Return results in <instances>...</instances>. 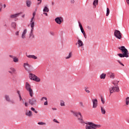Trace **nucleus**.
<instances>
[{
	"instance_id": "bf43d9fd",
	"label": "nucleus",
	"mask_w": 129,
	"mask_h": 129,
	"mask_svg": "<svg viewBox=\"0 0 129 129\" xmlns=\"http://www.w3.org/2000/svg\"><path fill=\"white\" fill-rule=\"evenodd\" d=\"M4 8H6V4H5V5H4Z\"/></svg>"
},
{
	"instance_id": "473e14b6",
	"label": "nucleus",
	"mask_w": 129,
	"mask_h": 129,
	"mask_svg": "<svg viewBox=\"0 0 129 129\" xmlns=\"http://www.w3.org/2000/svg\"><path fill=\"white\" fill-rule=\"evenodd\" d=\"M38 124H39L40 125H46V123L44 122H38Z\"/></svg>"
},
{
	"instance_id": "f8f14e48",
	"label": "nucleus",
	"mask_w": 129,
	"mask_h": 129,
	"mask_svg": "<svg viewBox=\"0 0 129 129\" xmlns=\"http://www.w3.org/2000/svg\"><path fill=\"white\" fill-rule=\"evenodd\" d=\"M36 102H37V100H36L35 98H32L29 100V103L31 105H34V104H36Z\"/></svg>"
},
{
	"instance_id": "6e6d98bb",
	"label": "nucleus",
	"mask_w": 129,
	"mask_h": 129,
	"mask_svg": "<svg viewBox=\"0 0 129 129\" xmlns=\"http://www.w3.org/2000/svg\"><path fill=\"white\" fill-rule=\"evenodd\" d=\"M18 94H19V96H20V95H21V93H20V91H18Z\"/></svg>"
},
{
	"instance_id": "7c9ffc66",
	"label": "nucleus",
	"mask_w": 129,
	"mask_h": 129,
	"mask_svg": "<svg viewBox=\"0 0 129 129\" xmlns=\"http://www.w3.org/2000/svg\"><path fill=\"white\" fill-rule=\"evenodd\" d=\"M13 61L15 62V63H18V62H19V58L15 56L14 57H13Z\"/></svg>"
},
{
	"instance_id": "7ed1b4c3",
	"label": "nucleus",
	"mask_w": 129,
	"mask_h": 129,
	"mask_svg": "<svg viewBox=\"0 0 129 129\" xmlns=\"http://www.w3.org/2000/svg\"><path fill=\"white\" fill-rule=\"evenodd\" d=\"M101 127V125L95 124L91 122H88L86 125V129H97Z\"/></svg>"
},
{
	"instance_id": "79ce46f5",
	"label": "nucleus",
	"mask_w": 129,
	"mask_h": 129,
	"mask_svg": "<svg viewBox=\"0 0 129 129\" xmlns=\"http://www.w3.org/2000/svg\"><path fill=\"white\" fill-rule=\"evenodd\" d=\"M79 104L80 106H82V107H83V106H84V105H83V103H82V102H80Z\"/></svg>"
},
{
	"instance_id": "2f4dec72",
	"label": "nucleus",
	"mask_w": 129,
	"mask_h": 129,
	"mask_svg": "<svg viewBox=\"0 0 129 129\" xmlns=\"http://www.w3.org/2000/svg\"><path fill=\"white\" fill-rule=\"evenodd\" d=\"M72 56V52H70L69 55L66 57V59H70V58Z\"/></svg>"
},
{
	"instance_id": "a878e982",
	"label": "nucleus",
	"mask_w": 129,
	"mask_h": 129,
	"mask_svg": "<svg viewBox=\"0 0 129 129\" xmlns=\"http://www.w3.org/2000/svg\"><path fill=\"white\" fill-rule=\"evenodd\" d=\"M101 112L102 114H105V113H106L105 109L104 108V107H103L102 106L101 107Z\"/></svg>"
},
{
	"instance_id": "603ef678",
	"label": "nucleus",
	"mask_w": 129,
	"mask_h": 129,
	"mask_svg": "<svg viewBox=\"0 0 129 129\" xmlns=\"http://www.w3.org/2000/svg\"><path fill=\"white\" fill-rule=\"evenodd\" d=\"M15 34L16 36H19V31H17Z\"/></svg>"
},
{
	"instance_id": "423d86ee",
	"label": "nucleus",
	"mask_w": 129,
	"mask_h": 129,
	"mask_svg": "<svg viewBox=\"0 0 129 129\" xmlns=\"http://www.w3.org/2000/svg\"><path fill=\"white\" fill-rule=\"evenodd\" d=\"M29 77L31 80H34V81H36V82H40L41 81V79L34 74H29Z\"/></svg>"
},
{
	"instance_id": "20e7f679",
	"label": "nucleus",
	"mask_w": 129,
	"mask_h": 129,
	"mask_svg": "<svg viewBox=\"0 0 129 129\" xmlns=\"http://www.w3.org/2000/svg\"><path fill=\"white\" fill-rule=\"evenodd\" d=\"M25 88L27 91L29 92V95L31 97H33V95H34V92H33V90L31 88V85L29 83L26 82L25 83Z\"/></svg>"
},
{
	"instance_id": "09e8293b",
	"label": "nucleus",
	"mask_w": 129,
	"mask_h": 129,
	"mask_svg": "<svg viewBox=\"0 0 129 129\" xmlns=\"http://www.w3.org/2000/svg\"><path fill=\"white\" fill-rule=\"evenodd\" d=\"M43 15H45L46 17H48V14L46 12H44Z\"/></svg>"
},
{
	"instance_id": "f03ea898",
	"label": "nucleus",
	"mask_w": 129,
	"mask_h": 129,
	"mask_svg": "<svg viewBox=\"0 0 129 129\" xmlns=\"http://www.w3.org/2000/svg\"><path fill=\"white\" fill-rule=\"evenodd\" d=\"M71 112L75 116L78 117V120L81 123H84V120H83V117L80 112H76L74 111H71Z\"/></svg>"
},
{
	"instance_id": "13d9d810",
	"label": "nucleus",
	"mask_w": 129,
	"mask_h": 129,
	"mask_svg": "<svg viewBox=\"0 0 129 129\" xmlns=\"http://www.w3.org/2000/svg\"><path fill=\"white\" fill-rule=\"evenodd\" d=\"M126 121H127V123H129V119H127L126 120Z\"/></svg>"
},
{
	"instance_id": "6e6552de",
	"label": "nucleus",
	"mask_w": 129,
	"mask_h": 129,
	"mask_svg": "<svg viewBox=\"0 0 129 129\" xmlns=\"http://www.w3.org/2000/svg\"><path fill=\"white\" fill-rule=\"evenodd\" d=\"M76 45L78 46V48H83L84 46V43L80 39H79L77 42L76 43Z\"/></svg>"
},
{
	"instance_id": "5fc2aeb1",
	"label": "nucleus",
	"mask_w": 129,
	"mask_h": 129,
	"mask_svg": "<svg viewBox=\"0 0 129 129\" xmlns=\"http://www.w3.org/2000/svg\"><path fill=\"white\" fill-rule=\"evenodd\" d=\"M52 110H57V109L56 108H52Z\"/></svg>"
},
{
	"instance_id": "3c124183",
	"label": "nucleus",
	"mask_w": 129,
	"mask_h": 129,
	"mask_svg": "<svg viewBox=\"0 0 129 129\" xmlns=\"http://www.w3.org/2000/svg\"><path fill=\"white\" fill-rule=\"evenodd\" d=\"M39 3H38V5H40L42 3V0H37Z\"/></svg>"
},
{
	"instance_id": "4c0bfd02",
	"label": "nucleus",
	"mask_w": 129,
	"mask_h": 129,
	"mask_svg": "<svg viewBox=\"0 0 129 129\" xmlns=\"http://www.w3.org/2000/svg\"><path fill=\"white\" fill-rule=\"evenodd\" d=\"M101 99L102 103H103V104H104V103H105V101H104V99H103V98L101 97Z\"/></svg>"
},
{
	"instance_id": "c03bdc74",
	"label": "nucleus",
	"mask_w": 129,
	"mask_h": 129,
	"mask_svg": "<svg viewBox=\"0 0 129 129\" xmlns=\"http://www.w3.org/2000/svg\"><path fill=\"white\" fill-rule=\"evenodd\" d=\"M19 98H20V101H22L23 100V98H22V96L21 95H19Z\"/></svg>"
},
{
	"instance_id": "ea45409f",
	"label": "nucleus",
	"mask_w": 129,
	"mask_h": 129,
	"mask_svg": "<svg viewBox=\"0 0 129 129\" xmlns=\"http://www.w3.org/2000/svg\"><path fill=\"white\" fill-rule=\"evenodd\" d=\"M117 62H119L120 65H121L122 66H124V64H123L122 63H121V62H120V61L118 60Z\"/></svg>"
},
{
	"instance_id": "aec40b11",
	"label": "nucleus",
	"mask_w": 129,
	"mask_h": 129,
	"mask_svg": "<svg viewBox=\"0 0 129 129\" xmlns=\"http://www.w3.org/2000/svg\"><path fill=\"white\" fill-rule=\"evenodd\" d=\"M41 101H44V100L45 101V102L44 103V105H48V101L47 100V98L45 97H43L41 99Z\"/></svg>"
},
{
	"instance_id": "9b49d317",
	"label": "nucleus",
	"mask_w": 129,
	"mask_h": 129,
	"mask_svg": "<svg viewBox=\"0 0 129 129\" xmlns=\"http://www.w3.org/2000/svg\"><path fill=\"white\" fill-rule=\"evenodd\" d=\"M30 25L31 28V30H34V27H35V20H34L33 18H31Z\"/></svg>"
},
{
	"instance_id": "49530a36",
	"label": "nucleus",
	"mask_w": 129,
	"mask_h": 129,
	"mask_svg": "<svg viewBox=\"0 0 129 129\" xmlns=\"http://www.w3.org/2000/svg\"><path fill=\"white\" fill-rule=\"evenodd\" d=\"M75 3V1L74 0H71V4H74Z\"/></svg>"
},
{
	"instance_id": "c85d7f7f",
	"label": "nucleus",
	"mask_w": 129,
	"mask_h": 129,
	"mask_svg": "<svg viewBox=\"0 0 129 129\" xmlns=\"http://www.w3.org/2000/svg\"><path fill=\"white\" fill-rule=\"evenodd\" d=\"M49 11V10L48 7H45L43 9V13H48Z\"/></svg>"
},
{
	"instance_id": "a211bd4d",
	"label": "nucleus",
	"mask_w": 129,
	"mask_h": 129,
	"mask_svg": "<svg viewBox=\"0 0 129 129\" xmlns=\"http://www.w3.org/2000/svg\"><path fill=\"white\" fill-rule=\"evenodd\" d=\"M33 31L34 30H31L30 33L29 34V38L31 40H33L35 38V35H34V33H33Z\"/></svg>"
},
{
	"instance_id": "412c9836",
	"label": "nucleus",
	"mask_w": 129,
	"mask_h": 129,
	"mask_svg": "<svg viewBox=\"0 0 129 129\" xmlns=\"http://www.w3.org/2000/svg\"><path fill=\"white\" fill-rule=\"evenodd\" d=\"M9 72L11 73V74H15L16 73V69L14 68H11L10 69Z\"/></svg>"
},
{
	"instance_id": "f3484780",
	"label": "nucleus",
	"mask_w": 129,
	"mask_h": 129,
	"mask_svg": "<svg viewBox=\"0 0 129 129\" xmlns=\"http://www.w3.org/2000/svg\"><path fill=\"white\" fill-rule=\"evenodd\" d=\"M26 4L27 8H31V5H32V1L31 0H27L26 2Z\"/></svg>"
},
{
	"instance_id": "5701e85b",
	"label": "nucleus",
	"mask_w": 129,
	"mask_h": 129,
	"mask_svg": "<svg viewBox=\"0 0 129 129\" xmlns=\"http://www.w3.org/2000/svg\"><path fill=\"white\" fill-rule=\"evenodd\" d=\"M27 57H28V58L34 59V60L38 59V57H37V56H36L34 55H27Z\"/></svg>"
},
{
	"instance_id": "8fccbe9b",
	"label": "nucleus",
	"mask_w": 129,
	"mask_h": 129,
	"mask_svg": "<svg viewBox=\"0 0 129 129\" xmlns=\"http://www.w3.org/2000/svg\"><path fill=\"white\" fill-rule=\"evenodd\" d=\"M83 35H84V37L85 38V39H86L87 38V36H86V33H83Z\"/></svg>"
},
{
	"instance_id": "393cba45",
	"label": "nucleus",
	"mask_w": 129,
	"mask_h": 129,
	"mask_svg": "<svg viewBox=\"0 0 129 129\" xmlns=\"http://www.w3.org/2000/svg\"><path fill=\"white\" fill-rule=\"evenodd\" d=\"M97 5H98V0H94V1L93 3L94 9H95V8H96V5L97 6Z\"/></svg>"
},
{
	"instance_id": "4d7b16f0",
	"label": "nucleus",
	"mask_w": 129,
	"mask_h": 129,
	"mask_svg": "<svg viewBox=\"0 0 129 129\" xmlns=\"http://www.w3.org/2000/svg\"><path fill=\"white\" fill-rule=\"evenodd\" d=\"M22 103H25V101H24V99H22Z\"/></svg>"
},
{
	"instance_id": "052dcab7",
	"label": "nucleus",
	"mask_w": 129,
	"mask_h": 129,
	"mask_svg": "<svg viewBox=\"0 0 129 129\" xmlns=\"http://www.w3.org/2000/svg\"><path fill=\"white\" fill-rule=\"evenodd\" d=\"M24 17H25V15H23V18H24Z\"/></svg>"
},
{
	"instance_id": "37998d69",
	"label": "nucleus",
	"mask_w": 129,
	"mask_h": 129,
	"mask_svg": "<svg viewBox=\"0 0 129 129\" xmlns=\"http://www.w3.org/2000/svg\"><path fill=\"white\" fill-rule=\"evenodd\" d=\"M85 91L86 92H87V93H90V91H89L88 89H85Z\"/></svg>"
},
{
	"instance_id": "1a4fd4ad",
	"label": "nucleus",
	"mask_w": 129,
	"mask_h": 129,
	"mask_svg": "<svg viewBox=\"0 0 129 129\" xmlns=\"http://www.w3.org/2000/svg\"><path fill=\"white\" fill-rule=\"evenodd\" d=\"M55 22L56 24H58V25H61V23L63 22V18L61 17H57L55 19Z\"/></svg>"
},
{
	"instance_id": "680f3d73",
	"label": "nucleus",
	"mask_w": 129,
	"mask_h": 129,
	"mask_svg": "<svg viewBox=\"0 0 129 129\" xmlns=\"http://www.w3.org/2000/svg\"><path fill=\"white\" fill-rule=\"evenodd\" d=\"M1 10H2V8L0 9V12H1Z\"/></svg>"
},
{
	"instance_id": "bb28decb",
	"label": "nucleus",
	"mask_w": 129,
	"mask_h": 129,
	"mask_svg": "<svg viewBox=\"0 0 129 129\" xmlns=\"http://www.w3.org/2000/svg\"><path fill=\"white\" fill-rule=\"evenodd\" d=\"M5 99L7 101H8V102H11V98H10V96L6 95L5 96Z\"/></svg>"
},
{
	"instance_id": "b1692460",
	"label": "nucleus",
	"mask_w": 129,
	"mask_h": 129,
	"mask_svg": "<svg viewBox=\"0 0 129 129\" xmlns=\"http://www.w3.org/2000/svg\"><path fill=\"white\" fill-rule=\"evenodd\" d=\"M119 83V81L115 80L112 82V84H113L114 86H118Z\"/></svg>"
},
{
	"instance_id": "6ab92c4d",
	"label": "nucleus",
	"mask_w": 129,
	"mask_h": 129,
	"mask_svg": "<svg viewBox=\"0 0 129 129\" xmlns=\"http://www.w3.org/2000/svg\"><path fill=\"white\" fill-rule=\"evenodd\" d=\"M109 77L111 78V79H114V78H115V74L113 73H109Z\"/></svg>"
},
{
	"instance_id": "0eeeda50",
	"label": "nucleus",
	"mask_w": 129,
	"mask_h": 129,
	"mask_svg": "<svg viewBox=\"0 0 129 129\" xmlns=\"http://www.w3.org/2000/svg\"><path fill=\"white\" fill-rule=\"evenodd\" d=\"M122 34H121V33L119 30H115L114 33V35L117 39H121V36Z\"/></svg>"
},
{
	"instance_id": "f257e3e1",
	"label": "nucleus",
	"mask_w": 129,
	"mask_h": 129,
	"mask_svg": "<svg viewBox=\"0 0 129 129\" xmlns=\"http://www.w3.org/2000/svg\"><path fill=\"white\" fill-rule=\"evenodd\" d=\"M118 49L122 51V53H118L117 54V56H119L120 58H123L124 57H125L126 58H128V51L126 48H125V47L122 46L119 47H118Z\"/></svg>"
},
{
	"instance_id": "c9c22d12",
	"label": "nucleus",
	"mask_w": 129,
	"mask_h": 129,
	"mask_svg": "<svg viewBox=\"0 0 129 129\" xmlns=\"http://www.w3.org/2000/svg\"><path fill=\"white\" fill-rule=\"evenodd\" d=\"M31 110L35 112V113H38V111H37V110H36L34 107H31Z\"/></svg>"
},
{
	"instance_id": "4468645a",
	"label": "nucleus",
	"mask_w": 129,
	"mask_h": 129,
	"mask_svg": "<svg viewBox=\"0 0 129 129\" xmlns=\"http://www.w3.org/2000/svg\"><path fill=\"white\" fill-rule=\"evenodd\" d=\"M27 32H28V30L27 29H25L24 30L21 35L22 39H26V34H27Z\"/></svg>"
},
{
	"instance_id": "72a5a7b5",
	"label": "nucleus",
	"mask_w": 129,
	"mask_h": 129,
	"mask_svg": "<svg viewBox=\"0 0 129 129\" xmlns=\"http://www.w3.org/2000/svg\"><path fill=\"white\" fill-rule=\"evenodd\" d=\"M16 26H17V24H16V23L13 22L12 23V28H14V29H16Z\"/></svg>"
},
{
	"instance_id": "9d476101",
	"label": "nucleus",
	"mask_w": 129,
	"mask_h": 129,
	"mask_svg": "<svg viewBox=\"0 0 129 129\" xmlns=\"http://www.w3.org/2000/svg\"><path fill=\"white\" fill-rule=\"evenodd\" d=\"M93 102V108H96L97 107V106L98 105L97 99H94L92 100Z\"/></svg>"
},
{
	"instance_id": "cd10ccee",
	"label": "nucleus",
	"mask_w": 129,
	"mask_h": 129,
	"mask_svg": "<svg viewBox=\"0 0 129 129\" xmlns=\"http://www.w3.org/2000/svg\"><path fill=\"white\" fill-rule=\"evenodd\" d=\"M105 77H106V74H102L100 76L101 79H105Z\"/></svg>"
},
{
	"instance_id": "f704fd0d",
	"label": "nucleus",
	"mask_w": 129,
	"mask_h": 129,
	"mask_svg": "<svg viewBox=\"0 0 129 129\" xmlns=\"http://www.w3.org/2000/svg\"><path fill=\"white\" fill-rule=\"evenodd\" d=\"M109 13H110L109 8H107V12L106 14V17H108V15H109Z\"/></svg>"
},
{
	"instance_id": "c756f323",
	"label": "nucleus",
	"mask_w": 129,
	"mask_h": 129,
	"mask_svg": "<svg viewBox=\"0 0 129 129\" xmlns=\"http://www.w3.org/2000/svg\"><path fill=\"white\" fill-rule=\"evenodd\" d=\"M125 103L126 105H128V104H129V97H127L125 99Z\"/></svg>"
},
{
	"instance_id": "a18cd8bd",
	"label": "nucleus",
	"mask_w": 129,
	"mask_h": 129,
	"mask_svg": "<svg viewBox=\"0 0 129 129\" xmlns=\"http://www.w3.org/2000/svg\"><path fill=\"white\" fill-rule=\"evenodd\" d=\"M87 29L90 31L91 30V27L90 26H87Z\"/></svg>"
},
{
	"instance_id": "39448f33",
	"label": "nucleus",
	"mask_w": 129,
	"mask_h": 129,
	"mask_svg": "<svg viewBox=\"0 0 129 129\" xmlns=\"http://www.w3.org/2000/svg\"><path fill=\"white\" fill-rule=\"evenodd\" d=\"M110 95H111L112 93H114V92H119V87L118 86H114V87H112L109 89Z\"/></svg>"
},
{
	"instance_id": "4be33fe9",
	"label": "nucleus",
	"mask_w": 129,
	"mask_h": 129,
	"mask_svg": "<svg viewBox=\"0 0 129 129\" xmlns=\"http://www.w3.org/2000/svg\"><path fill=\"white\" fill-rule=\"evenodd\" d=\"M79 26L80 28L81 31L82 33V34L85 33V31H84V29H83V27H82V25L81 23H80V22H79Z\"/></svg>"
},
{
	"instance_id": "2eb2a0df",
	"label": "nucleus",
	"mask_w": 129,
	"mask_h": 129,
	"mask_svg": "<svg viewBox=\"0 0 129 129\" xmlns=\"http://www.w3.org/2000/svg\"><path fill=\"white\" fill-rule=\"evenodd\" d=\"M20 15H21V13L13 14V15H10V18L11 19H16V18H18V17H19V16H20Z\"/></svg>"
},
{
	"instance_id": "de8ad7c7",
	"label": "nucleus",
	"mask_w": 129,
	"mask_h": 129,
	"mask_svg": "<svg viewBox=\"0 0 129 129\" xmlns=\"http://www.w3.org/2000/svg\"><path fill=\"white\" fill-rule=\"evenodd\" d=\"M24 104L26 107H28V102H25Z\"/></svg>"
},
{
	"instance_id": "dca6fc26",
	"label": "nucleus",
	"mask_w": 129,
	"mask_h": 129,
	"mask_svg": "<svg viewBox=\"0 0 129 129\" xmlns=\"http://www.w3.org/2000/svg\"><path fill=\"white\" fill-rule=\"evenodd\" d=\"M25 114L27 116H29V117H31V116H33V113H32V111L30 110H27Z\"/></svg>"
},
{
	"instance_id": "ddd939ff",
	"label": "nucleus",
	"mask_w": 129,
	"mask_h": 129,
	"mask_svg": "<svg viewBox=\"0 0 129 129\" xmlns=\"http://www.w3.org/2000/svg\"><path fill=\"white\" fill-rule=\"evenodd\" d=\"M23 66H24L25 70H26V71H29V70H30V67H31V66L30 64H29V63H24L23 64Z\"/></svg>"
},
{
	"instance_id": "58836bf2",
	"label": "nucleus",
	"mask_w": 129,
	"mask_h": 129,
	"mask_svg": "<svg viewBox=\"0 0 129 129\" xmlns=\"http://www.w3.org/2000/svg\"><path fill=\"white\" fill-rule=\"evenodd\" d=\"M35 16H36V12H34L33 13V17L32 18V19H33V20L34 19H35Z\"/></svg>"
},
{
	"instance_id": "a19ab883",
	"label": "nucleus",
	"mask_w": 129,
	"mask_h": 129,
	"mask_svg": "<svg viewBox=\"0 0 129 129\" xmlns=\"http://www.w3.org/2000/svg\"><path fill=\"white\" fill-rule=\"evenodd\" d=\"M53 120L54 122H56V123H59V121H58V120H57V119H54Z\"/></svg>"
},
{
	"instance_id": "e433bc0d",
	"label": "nucleus",
	"mask_w": 129,
	"mask_h": 129,
	"mask_svg": "<svg viewBox=\"0 0 129 129\" xmlns=\"http://www.w3.org/2000/svg\"><path fill=\"white\" fill-rule=\"evenodd\" d=\"M60 105L61 106H65V102H64V101H60Z\"/></svg>"
},
{
	"instance_id": "864d4df0",
	"label": "nucleus",
	"mask_w": 129,
	"mask_h": 129,
	"mask_svg": "<svg viewBox=\"0 0 129 129\" xmlns=\"http://www.w3.org/2000/svg\"><path fill=\"white\" fill-rule=\"evenodd\" d=\"M10 58H13V59H14V58H15V56L11 55H10Z\"/></svg>"
}]
</instances>
